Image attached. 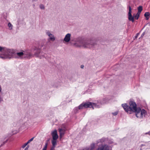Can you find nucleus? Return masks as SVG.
I'll return each mask as SVG.
<instances>
[{
  "mask_svg": "<svg viewBox=\"0 0 150 150\" xmlns=\"http://www.w3.org/2000/svg\"><path fill=\"white\" fill-rule=\"evenodd\" d=\"M37 49V47H34V50H36Z\"/></svg>",
  "mask_w": 150,
  "mask_h": 150,
  "instance_id": "31",
  "label": "nucleus"
},
{
  "mask_svg": "<svg viewBox=\"0 0 150 150\" xmlns=\"http://www.w3.org/2000/svg\"><path fill=\"white\" fill-rule=\"evenodd\" d=\"M100 105L96 104V103H91L89 102H84L80 104L78 106L79 109H81L83 108H92L93 109L94 108H100Z\"/></svg>",
  "mask_w": 150,
  "mask_h": 150,
  "instance_id": "4",
  "label": "nucleus"
},
{
  "mask_svg": "<svg viewBox=\"0 0 150 150\" xmlns=\"http://www.w3.org/2000/svg\"><path fill=\"white\" fill-rule=\"evenodd\" d=\"M0 58L3 59H10L13 58L22 59L25 58L30 57L32 54L29 51L20 50L16 53V50L11 48H8L5 47L0 46Z\"/></svg>",
  "mask_w": 150,
  "mask_h": 150,
  "instance_id": "1",
  "label": "nucleus"
},
{
  "mask_svg": "<svg viewBox=\"0 0 150 150\" xmlns=\"http://www.w3.org/2000/svg\"><path fill=\"white\" fill-rule=\"evenodd\" d=\"M150 15V13L149 12H146L145 13L144 16L146 17V20H148L149 19Z\"/></svg>",
  "mask_w": 150,
  "mask_h": 150,
  "instance_id": "14",
  "label": "nucleus"
},
{
  "mask_svg": "<svg viewBox=\"0 0 150 150\" xmlns=\"http://www.w3.org/2000/svg\"><path fill=\"white\" fill-rule=\"evenodd\" d=\"M27 143H25L22 146V148H24L27 145Z\"/></svg>",
  "mask_w": 150,
  "mask_h": 150,
  "instance_id": "24",
  "label": "nucleus"
},
{
  "mask_svg": "<svg viewBox=\"0 0 150 150\" xmlns=\"http://www.w3.org/2000/svg\"><path fill=\"white\" fill-rule=\"evenodd\" d=\"M8 29L10 30H12L13 29V25L10 22H8Z\"/></svg>",
  "mask_w": 150,
  "mask_h": 150,
  "instance_id": "13",
  "label": "nucleus"
},
{
  "mask_svg": "<svg viewBox=\"0 0 150 150\" xmlns=\"http://www.w3.org/2000/svg\"><path fill=\"white\" fill-rule=\"evenodd\" d=\"M39 7L40 9L42 10H44L45 9V6L43 4H41L39 5Z\"/></svg>",
  "mask_w": 150,
  "mask_h": 150,
  "instance_id": "20",
  "label": "nucleus"
},
{
  "mask_svg": "<svg viewBox=\"0 0 150 150\" xmlns=\"http://www.w3.org/2000/svg\"><path fill=\"white\" fill-rule=\"evenodd\" d=\"M2 88L0 85V103L1 102L3 101V99L1 97V95L2 92Z\"/></svg>",
  "mask_w": 150,
  "mask_h": 150,
  "instance_id": "15",
  "label": "nucleus"
},
{
  "mask_svg": "<svg viewBox=\"0 0 150 150\" xmlns=\"http://www.w3.org/2000/svg\"><path fill=\"white\" fill-rule=\"evenodd\" d=\"M47 145H48V143L47 142L45 143V145L44 147L43 148V149H42V150H47Z\"/></svg>",
  "mask_w": 150,
  "mask_h": 150,
  "instance_id": "18",
  "label": "nucleus"
},
{
  "mask_svg": "<svg viewBox=\"0 0 150 150\" xmlns=\"http://www.w3.org/2000/svg\"><path fill=\"white\" fill-rule=\"evenodd\" d=\"M57 139H52L51 142L53 146V148H54L57 144Z\"/></svg>",
  "mask_w": 150,
  "mask_h": 150,
  "instance_id": "12",
  "label": "nucleus"
},
{
  "mask_svg": "<svg viewBox=\"0 0 150 150\" xmlns=\"http://www.w3.org/2000/svg\"><path fill=\"white\" fill-rule=\"evenodd\" d=\"M140 14L139 13H137L135 15H134V17L137 20L139 18Z\"/></svg>",
  "mask_w": 150,
  "mask_h": 150,
  "instance_id": "19",
  "label": "nucleus"
},
{
  "mask_svg": "<svg viewBox=\"0 0 150 150\" xmlns=\"http://www.w3.org/2000/svg\"><path fill=\"white\" fill-rule=\"evenodd\" d=\"M71 34L70 33L66 34L64 38V43L66 44L70 43L71 40Z\"/></svg>",
  "mask_w": 150,
  "mask_h": 150,
  "instance_id": "7",
  "label": "nucleus"
},
{
  "mask_svg": "<svg viewBox=\"0 0 150 150\" xmlns=\"http://www.w3.org/2000/svg\"><path fill=\"white\" fill-rule=\"evenodd\" d=\"M138 11L137 13L140 14L142 10V6H139L138 8Z\"/></svg>",
  "mask_w": 150,
  "mask_h": 150,
  "instance_id": "16",
  "label": "nucleus"
},
{
  "mask_svg": "<svg viewBox=\"0 0 150 150\" xmlns=\"http://www.w3.org/2000/svg\"><path fill=\"white\" fill-rule=\"evenodd\" d=\"M83 65H81V68H83Z\"/></svg>",
  "mask_w": 150,
  "mask_h": 150,
  "instance_id": "32",
  "label": "nucleus"
},
{
  "mask_svg": "<svg viewBox=\"0 0 150 150\" xmlns=\"http://www.w3.org/2000/svg\"><path fill=\"white\" fill-rule=\"evenodd\" d=\"M28 149V148L27 147H26L25 148V150H27Z\"/></svg>",
  "mask_w": 150,
  "mask_h": 150,
  "instance_id": "34",
  "label": "nucleus"
},
{
  "mask_svg": "<svg viewBox=\"0 0 150 150\" xmlns=\"http://www.w3.org/2000/svg\"><path fill=\"white\" fill-rule=\"evenodd\" d=\"M33 138H31L27 142V144H28L30 143L33 140Z\"/></svg>",
  "mask_w": 150,
  "mask_h": 150,
  "instance_id": "25",
  "label": "nucleus"
},
{
  "mask_svg": "<svg viewBox=\"0 0 150 150\" xmlns=\"http://www.w3.org/2000/svg\"><path fill=\"white\" fill-rule=\"evenodd\" d=\"M1 146V145H0V147Z\"/></svg>",
  "mask_w": 150,
  "mask_h": 150,
  "instance_id": "36",
  "label": "nucleus"
},
{
  "mask_svg": "<svg viewBox=\"0 0 150 150\" xmlns=\"http://www.w3.org/2000/svg\"><path fill=\"white\" fill-rule=\"evenodd\" d=\"M145 134H149V135H150V131L148 132L145 133Z\"/></svg>",
  "mask_w": 150,
  "mask_h": 150,
  "instance_id": "26",
  "label": "nucleus"
},
{
  "mask_svg": "<svg viewBox=\"0 0 150 150\" xmlns=\"http://www.w3.org/2000/svg\"><path fill=\"white\" fill-rule=\"evenodd\" d=\"M75 109H77V108H75Z\"/></svg>",
  "mask_w": 150,
  "mask_h": 150,
  "instance_id": "35",
  "label": "nucleus"
},
{
  "mask_svg": "<svg viewBox=\"0 0 150 150\" xmlns=\"http://www.w3.org/2000/svg\"><path fill=\"white\" fill-rule=\"evenodd\" d=\"M134 112L135 113V115L137 117L142 119L143 117H144L146 115V111L144 109H141L139 108H138Z\"/></svg>",
  "mask_w": 150,
  "mask_h": 150,
  "instance_id": "5",
  "label": "nucleus"
},
{
  "mask_svg": "<svg viewBox=\"0 0 150 150\" xmlns=\"http://www.w3.org/2000/svg\"><path fill=\"white\" fill-rule=\"evenodd\" d=\"M18 132V131L17 130H13L12 133L13 134H14L17 133Z\"/></svg>",
  "mask_w": 150,
  "mask_h": 150,
  "instance_id": "21",
  "label": "nucleus"
},
{
  "mask_svg": "<svg viewBox=\"0 0 150 150\" xmlns=\"http://www.w3.org/2000/svg\"><path fill=\"white\" fill-rule=\"evenodd\" d=\"M94 45L92 41L83 42L79 39L74 43L73 45L77 47H83L85 48H91Z\"/></svg>",
  "mask_w": 150,
  "mask_h": 150,
  "instance_id": "3",
  "label": "nucleus"
},
{
  "mask_svg": "<svg viewBox=\"0 0 150 150\" xmlns=\"http://www.w3.org/2000/svg\"><path fill=\"white\" fill-rule=\"evenodd\" d=\"M46 34L48 37V40L50 41H54L56 39L55 36L49 30L46 32Z\"/></svg>",
  "mask_w": 150,
  "mask_h": 150,
  "instance_id": "6",
  "label": "nucleus"
},
{
  "mask_svg": "<svg viewBox=\"0 0 150 150\" xmlns=\"http://www.w3.org/2000/svg\"><path fill=\"white\" fill-rule=\"evenodd\" d=\"M132 8L130 6H129V12L128 13V19L129 21L132 22L134 21V16H133L131 14Z\"/></svg>",
  "mask_w": 150,
  "mask_h": 150,
  "instance_id": "8",
  "label": "nucleus"
},
{
  "mask_svg": "<svg viewBox=\"0 0 150 150\" xmlns=\"http://www.w3.org/2000/svg\"><path fill=\"white\" fill-rule=\"evenodd\" d=\"M138 35H139V34H138H138H137V35H136V37H135V38H137V37H138Z\"/></svg>",
  "mask_w": 150,
  "mask_h": 150,
  "instance_id": "30",
  "label": "nucleus"
},
{
  "mask_svg": "<svg viewBox=\"0 0 150 150\" xmlns=\"http://www.w3.org/2000/svg\"><path fill=\"white\" fill-rule=\"evenodd\" d=\"M144 34H145V33L144 32L141 35V37H143L144 36Z\"/></svg>",
  "mask_w": 150,
  "mask_h": 150,
  "instance_id": "28",
  "label": "nucleus"
},
{
  "mask_svg": "<svg viewBox=\"0 0 150 150\" xmlns=\"http://www.w3.org/2000/svg\"><path fill=\"white\" fill-rule=\"evenodd\" d=\"M35 55L36 57H38V54H37V53H35Z\"/></svg>",
  "mask_w": 150,
  "mask_h": 150,
  "instance_id": "27",
  "label": "nucleus"
},
{
  "mask_svg": "<svg viewBox=\"0 0 150 150\" xmlns=\"http://www.w3.org/2000/svg\"><path fill=\"white\" fill-rule=\"evenodd\" d=\"M33 1H38V0H32Z\"/></svg>",
  "mask_w": 150,
  "mask_h": 150,
  "instance_id": "33",
  "label": "nucleus"
},
{
  "mask_svg": "<svg viewBox=\"0 0 150 150\" xmlns=\"http://www.w3.org/2000/svg\"><path fill=\"white\" fill-rule=\"evenodd\" d=\"M118 111L117 110H116L114 112H112L111 114H112V115L114 116H116V115L118 113Z\"/></svg>",
  "mask_w": 150,
  "mask_h": 150,
  "instance_id": "17",
  "label": "nucleus"
},
{
  "mask_svg": "<svg viewBox=\"0 0 150 150\" xmlns=\"http://www.w3.org/2000/svg\"><path fill=\"white\" fill-rule=\"evenodd\" d=\"M51 135L52 137V139H58L59 136L56 130L52 131L51 132Z\"/></svg>",
  "mask_w": 150,
  "mask_h": 150,
  "instance_id": "10",
  "label": "nucleus"
},
{
  "mask_svg": "<svg viewBox=\"0 0 150 150\" xmlns=\"http://www.w3.org/2000/svg\"><path fill=\"white\" fill-rule=\"evenodd\" d=\"M51 150H52V149H51Z\"/></svg>",
  "mask_w": 150,
  "mask_h": 150,
  "instance_id": "37",
  "label": "nucleus"
},
{
  "mask_svg": "<svg viewBox=\"0 0 150 150\" xmlns=\"http://www.w3.org/2000/svg\"><path fill=\"white\" fill-rule=\"evenodd\" d=\"M91 149H93L95 147V144H92L91 146Z\"/></svg>",
  "mask_w": 150,
  "mask_h": 150,
  "instance_id": "23",
  "label": "nucleus"
},
{
  "mask_svg": "<svg viewBox=\"0 0 150 150\" xmlns=\"http://www.w3.org/2000/svg\"><path fill=\"white\" fill-rule=\"evenodd\" d=\"M129 106L126 103L122 104V107L128 113L131 114L134 112L139 108L137 107L136 103L132 100H130L129 103Z\"/></svg>",
  "mask_w": 150,
  "mask_h": 150,
  "instance_id": "2",
  "label": "nucleus"
},
{
  "mask_svg": "<svg viewBox=\"0 0 150 150\" xmlns=\"http://www.w3.org/2000/svg\"><path fill=\"white\" fill-rule=\"evenodd\" d=\"M58 130L59 132L60 139H61L64 134L66 129L65 128H59Z\"/></svg>",
  "mask_w": 150,
  "mask_h": 150,
  "instance_id": "11",
  "label": "nucleus"
},
{
  "mask_svg": "<svg viewBox=\"0 0 150 150\" xmlns=\"http://www.w3.org/2000/svg\"><path fill=\"white\" fill-rule=\"evenodd\" d=\"M97 150H112V147L107 145H102Z\"/></svg>",
  "mask_w": 150,
  "mask_h": 150,
  "instance_id": "9",
  "label": "nucleus"
},
{
  "mask_svg": "<svg viewBox=\"0 0 150 150\" xmlns=\"http://www.w3.org/2000/svg\"><path fill=\"white\" fill-rule=\"evenodd\" d=\"M113 143V142L112 141H111L110 142H109V144H112Z\"/></svg>",
  "mask_w": 150,
  "mask_h": 150,
  "instance_id": "29",
  "label": "nucleus"
},
{
  "mask_svg": "<svg viewBox=\"0 0 150 150\" xmlns=\"http://www.w3.org/2000/svg\"><path fill=\"white\" fill-rule=\"evenodd\" d=\"M103 101L101 102V104H104V103H106V99L105 98L103 99Z\"/></svg>",
  "mask_w": 150,
  "mask_h": 150,
  "instance_id": "22",
  "label": "nucleus"
}]
</instances>
